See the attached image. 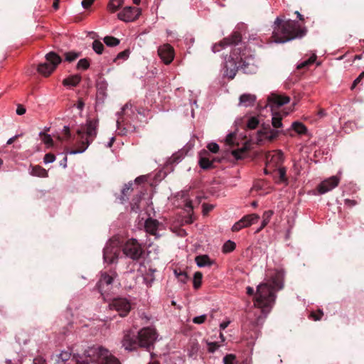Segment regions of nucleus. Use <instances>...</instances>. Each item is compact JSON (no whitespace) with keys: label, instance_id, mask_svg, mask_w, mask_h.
Wrapping results in <instances>:
<instances>
[{"label":"nucleus","instance_id":"nucleus-1","mask_svg":"<svg viewBox=\"0 0 364 364\" xmlns=\"http://www.w3.org/2000/svg\"><path fill=\"white\" fill-rule=\"evenodd\" d=\"M284 272L277 270L271 281L259 284L254 297L255 307L261 310L262 315L256 319L257 325L262 324L275 304L276 291L284 287Z\"/></svg>","mask_w":364,"mask_h":364},{"label":"nucleus","instance_id":"nucleus-2","mask_svg":"<svg viewBox=\"0 0 364 364\" xmlns=\"http://www.w3.org/2000/svg\"><path fill=\"white\" fill-rule=\"evenodd\" d=\"M68 364H121L109 349L100 345L87 347L84 352L73 357Z\"/></svg>","mask_w":364,"mask_h":364},{"label":"nucleus","instance_id":"nucleus-3","mask_svg":"<svg viewBox=\"0 0 364 364\" xmlns=\"http://www.w3.org/2000/svg\"><path fill=\"white\" fill-rule=\"evenodd\" d=\"M276 25L273 31L274 41L277 43H284L296 38L304 37L306 33V28L301 27L297 21L282 20L277 17L274 21Z\"/></svg>","mask_w":364,"mask_h":364},{"label":"nucleus","instance_id":"nucleus-4","mask_svg":"<svg viewBox=\"0 0 364 364\" xmlns=\"http://www.w3.org/2000/svg\"><path fill=\"white\" fill-rule=\"evenodd\" d=\"M236 49L232 52V54L229 56V58L225 62V75L230 79H233L239 68H240L244 73L247 74L255 73L257 70V65L255 64L254 58L249 57L240 58L237 56Z\"/></svg>","mask_w":364,"mask_h":364},{"label":"nucleus","instance_id":"nucleus-5","mask_svg":"<svg viewBox=\"0 0 364 364\" xmlns=\"http://www.w3.org/2000/svg\"><path fill=\"white\" fill-rule=\"evenodd\" d=\"M97 120H87L84 126L78 129L77 130L78 149L70 151V154L83 153L97 136Z\"/></svg>","mask_w":364,"mask_h":364},{"label":"nucleus","instance_id":"nucleus-6","mask_svg":"<svg viewBox=\"0 0 364 364\" xmlns=\"http://www.w3.org/2000/svg\"><path fill=\"white\" fill-rule=\"evenodd\" d=\"M46 62L41 63L38 67V71L44 76L50 75L57 65L60 63V57L54 52H50L46 55Z\"/></svg>","mask_w":364,"mask_h":364},{"label":"nucleus","instance_id":"nucleus-7","mask_svg":"<svg viewBox=\"0 0 364 364\" xmlns=\"http://www.w3.org/2000/svg\"><path fill=\"white\" fill-rule=\"evenodd\" d=\"M123 253L133 260L139 259L144 250L141 245L138 242L136 239L132 238L127 241L123 247Z\"/></svg>","mask_w":364,"mask_h":364},{"label":"nucleus","instance_id":"nucleus-8","mask_svg":"<svg viewBox=\"0 0 364 364\" xmlns=\"http://www.w3.org/2000/svg\"><path fill=\"white\" fill-rule=\"evenodd\" d=\"M157 338V333L154 328H144L138 333V343L141 347L149 348L153 345Z\"/></svg>","mask_w":364,"mask_h":364},{"label":"nucleus","instance_id":"nucleus-9","mask_svg":"<svg viewBox=\"0 0 364 364\" xmlns=\"http://www.w3.org/2000/svg\"><path fill=\"white\" fill-rule=\"evenodd\" d=\"M109 308L110 310L116 311L120 316L124 317L130 311L132 306L127 298L118 297L109 302Z\"/></svg>","mask_w":364,"mask_h":364},{"label":"nucleus","instance_id":"nucleus-10","mask_svg":"<svg viewBox=\"0 0 364 364\" xmlns=\"http://www.w3.org/2000/svg\"><path fill=\"white\" fill-rule=\"evenodd\" d=\"M242 40L241 35L238 32L233 33L230 36L224 38L218 43H215L212 47L213 53H218L224 49L226 46L237 45Z\"/></svg>","mask_w":364,"mask_h":364},{"label":"nucleus","instance_id":"nucleus-11","mask_svg":"<svg viewBox=\"0 0 364 364\" xmlns=\"http://www.w3.org/2000/svg\"><path fill=\"white\" fill-rule=\"evenodd\" d=\"M116 277L117 274L114 272L101 273L100 279L97 282V288L102 295L111 289L112 284Z\"/></svg>","mask_w":364,"mask_h":364},{"label":"nucleus","instance_id":"nucleus-12","mask_svg":"<svg viewBox=\"0 0 364 364\" xmlns=\"http://www.w3.org/2000/svg\"><path fill=\"white\" fill-rule=\"evenodd\" d=\"M141 14L139 9L132 6L124 7L118 13L117 17L119 20L124 22H132L139 18Z\"/></svg>","mask_w":364,"mask_h":364},{"label":"nucleus","instance_id":"nucleus-13","mask_svg":"<svg viewBox=\"0 0 364 364\" xmlns=\"http://www.w3.org/2000/svg\"><path fill=\"white\" fill-rule=\"evenodd\" d=\"M339 182L340 178L336 176H331L321 181L317 186V191L319 194H325L337 187Z\"/></svg>","mask_w":364,"mask_h":364},{"label":"nucleus","instance_id":"nucleus-14","mask_svg":"<svg viewBox=\"0 0 364 364\" xmlns=\"http://www.w3.org/2000/svg\"><path fill=\"white\" fill-rule=\"evenodd\" d=\"M259 218V216L255 213L245 215L232 225V230L237 232L244 228L249 227L251 225L256 223Z\"/></svg>","mask_w":364,"mask_h":364},{"label":"nucleus","instance_id":"nucleus-15","mask_svg":"<svg viewBox=\"0 0 364 364\" xmlns=\"http://www.w3.org/2000/svg\"><path fill=\"white\" fill-rule=\"evenodd\" d=\"M267 102L268 105L271 107L272 110H273V109L288 104L290 102V98L284 95L272 93L268 96Z\"/></svg>","mask_w":364,"mask_h":364},{"label":"nucleus","instance_id":"nucleus-16","mask_svg":"<svg viewBox=\"0 0 364 364\" xmlns=\"http://www.w3.org/2000/svg\"><path fill=\"white\" fill-rule=\"evenodd\" d=\"M119 250L117 247V244L114 242L107 245L104 249V259L109 264L114 263L118 258L119 254Z\"/></svg>","mask_w":364,"mask_h":364},{"label":"nucleus","instance_id":"nucleus-17","mask_svg":"<svg viewBox=\"0 0 364 364\" xmlns=\"http://www.w3.org/2000/svg\"><path fill=\"white\" fill-rule=\"evenodd\" d=\"M158 55L165 64L168 65L173 60L174 50L171 45L164 44L159 47Z\"/></svg>","mask_w":364,"mask_h":364},{"label":"nucleus","instance_id":"nucleus-18","mask_svg":"<svg viewBox=\"0 0 364 364\" xmlns=\"http://www.w3.org/2000/svg\"><path fill=\"white\" fill-rule=\"evenodd\" d=\"M218 338H220V341H213V337H210L208 339L204 340V342L208 346L207 351L208 353H213L220 347L224 346L225 338L221 331L218 333Z\"/></svg>","mask_w":364,"mask_h":364},{"label":"nucleus","instance_id":"nucleus-19","mask_svg":"<svg viewBox=\"0 0 364 364\" xmlns=\"http://www.w3.org/2000/svg\"><path fill=\"white\" fill-rule=\"evenodd\" d=\"M281 132L279 130L270 128H264L257 132V140L262 141L263 140L272 141L276 139Z\"/></svg>","mask_w":364,"mask_h":364},{"label":"nucleus","instance_id":"nucleus-20","mask_svg":"<svg viewBox=\"0 0 364 364\" xmlns=\"http://www.w3.org/2000/svg\"><path fill=\"white\" fill-rule=\"evenodd\" d=\"M122 346L127 350H133L137 346H139L138 340L132 336L130 333H126L122 341Z\"/></svg>","mask_w":364,"mask_h":364},{"label":"nucleus","instance_id":"nucleus-21","mask_svg":"<svg viewBox=\"0 0 364 364\" xmlns=\"http://www.w3.org/2000/svg\"><path fill=\"white\" fill-rule=\"evenodd\" d=\"M267 165L277 167L283 161V154L281 151H274L267 156Z\"/></svg>","mask_w":364,"mask_h":364},{"label":"nucleus","instance_id":"nucleus-22","mask_svg":"<svg viewBox=\"0 0 364 364\" xmlns=\"http://www.w3.org/2000/svg\"><path fill=\"white\" fill-rule=\"evenodd\" d=\"M181 199L183 203V210L188 213L191 214L193 210V205L191 199L190 198L189 191H183L181 192Z\"/></svg>","mask_w":364,"mask_h":364},{"label":"nucleus","instance_id":"nucleus-23","mask_svg":"<svg viewBox=\"0 0 364 364\" xmlns=\"http://www.w3.org/2000/svg\"><path fill=\"white\" fill-rule=\"evenodd\" d=\"M156 272L155 269L149 268L145 270L144 273H142V278L144 284L146 286V287H150L152 286L153 283L155 281V275Z\"/></svg>","mask_w":364,"mask_h":364},{"label":"nucleus","instance_id":"nucleus-24","mask_svg":"<svg viewBox=\"0 0 364 364\" xmlns=\"http://www.w3.org/2000/svg\"><path fill=\"white\" fill-rule=\"evenodd\" d=\"M159 223L152 218H148L145 222V230L151 235H156Z\"/></svg>","mask_w":364,"mask_h":364},{"label":"nucleus","instance_id":"nucleus-25","mask_svg":"<svg viewBox=\"0 0 364 364\" xmlns=\"http://www.w3.org/2000/svg\"><path fill=\"white\" fill-rule=\"evenodd\" d=\"M29 173L33 176L41 178H47L48 176L47 170L38 165L31 166L29 168Z\"/></svg>","mask_w":364,"mask_h":364},{"label":"nucleus","instance_id":"nucleus-26","mask_svg":"<svg viewBox=\"0 0 364 364\" xmlns=\"http://www.w3.org/2000/svg\"><path fill=\"white\" fill-rule=\"evenodd\" d=\"M208 155L206 151L200 153L199 165L203 169H208L213 166V161L207 156Z\"/></svg>","mask_w":364,"mask_h":364},{"label":"nucleus","instance_id":"nucleus-27","mask_svg":"<svg viewBox=\"0 0 364 364\" xmlns=\"http://www.w3.org/2000/svg\"><path fill=\"white\" fill-rule=\"evenodd\" d=\"M255 100V95L251 94H243L240 97V104L245 107L252 106Z\"/></svg>","mask_w":364,"mask_h":364},{"label":"nucleus","instance_id":"nucleus-28","mask_svg":"<svg viewBox=\"0 0 364 364\" xmlns=\"http://www.w3.org/2000/svg\"><path fill=\"white\" fill-rule=\"evenodd\" d=\"M81 81V76L80 75H70L63 80V85L65 87H75Z\"/></svg>","mask_w":364,"mask_h":364},{"label":"nucleus","instance_id":"nucleus-29","mask_svg":"<svg viewBox=\"0 0 364 364\" xmlns=\"http://www.w3.org/2000/svg\"><path fill=\"white\" fill-rule=\"evenodd\" d=\"M196 264L199 267H204L206 266H210L212 264V262L208 255H199L197 256L195 259Z\"/></svg>","mask_w":364,"mask_h":364},{"label":"nucleus","instance_id":"nucleus-30","mask_svg":"<svg viewBox=\"0 0 364 364\" xmlns=\"http://www.w3.org/2000/svg\"><path fill=\"white\" fill-rule=\"evenodd\" d=\"M124 3V0H110L107 5V10L111 13L116 12Z\"/></svg>","mask_w":364,"mask_h":364},{"label":"nucleus","instance_id":"nucleus-31","mask_svg":"<svg viewBox=\"0 0 364 364\" xmlns=\"http://www.w3.org/2000/svg\"><path fill=\"white\" fill-rule=\"evenodd\" d=\"M272 124L274 128H281L282 127L283 124L282 122V117L281 114L278 112H272Z\"/></svg>","mask_w":364,"mask_h":364},{"label":"nucleus","instance_id":"nucleus-32","mask_svg":"<svg viewBox=\"0 0 364 364\" xmlns=\"http://www.w3.org/2000/svg\"><path fill=\"white\" fill-rule=\"evenodd\" d=\"M291 128L299 134H304L307 132L306 127L301 122H293L291 124Z\"/></svg>","mask_w":364,"mask_h":364},{"label":"nucleus","instance_id":"nucleus-33","mask_svg":"<svg viewBox=\"0 0 364 364\" xmlns=\"http://www.w3.org/2000/svg\"><path fill=\"white\" fill-rule=\"evenodd\" d=\"M316 55L315 53H313L308 60H304L303 62L299 63L296 66L297 69H302L309 65H312L316 60Z\"/></svg>","mask_w":364,"mask_h":364},{"label":"nucleus","instance_id":"nucleus-34","mask_svg":"<svg viewBox=\"0 0 364 364\" xmlns=\"http://www.w3.org/2000/svg\"><path fill=\"white\" fill-rule=\"evenodd\" d=\"M104 43L109 47H114L119 44L120 41L114 36H105L104 38Z\"/></svg>","mask_w":364,"mask_h":364},{"label":"nucleus","instance_id":"nucleus-35","mask_svg":"<svg viewBox=\"0 0 364 364\" xmlns=\"http://www.w3.org/2000/svg\"><path fill=\"white\" fill-rule=\"evenodd\" d=\"M203 274L200 272H195L193 279V288L197 289L201 286Z\"/></svg>","mask_w":364,"mask_h":364},{"label":"nucleus","instance_id":"nucleus-36","mask_svg":"<svg viewBox=\"0 0 364 364\" xmlns=\"http://www.w3.org/2000/svg\"><path fill=\"white\" fill-rule=\"evenodd\" d=\"M274 212L272 210H267L262 215V228H264L270 221Z\"/></svg>","mask_w":364,"mask_h":364},{"label":"nucleus","instance_id":"nucleus-37","mask_svg":"<svg viewBox=\"0 0 364 364\" xmlns=\"http://www.w3.org/2000/svg\"><path fill=\"white\" fill-rule=\"evenodd\" d=\"M236 245L231 240H228L223 246V252L224 253H228L233 251L235 249Z\"/></svg>","mask_w":364,"mask_h":364},{"label":"nucleus","instance_id":"nucleus-38","mask_svg":"<svg viewBox=\"0 0 364 364\" xmlns=\"http://www.w3.org/2000/svg\"><path fill=\"white\" fill-rule=\"evenodd\" d=\"M71 352L70 350H63L58 355V362L60 360L62 362L68 361L70 360Z\"/></svg>","mask_w":364,"mask_h":364},{"label":"nucleus","instance_id":"nucleus-39","mask_svg":"<svg viewBox=\"0 0 364 364\" xmlns=\"http://www.w3.org/2000/svg\"><path fill=\"white\" fill-rule=\"evenodd\" d=\"M92 49L96 53L102 54L104 50V46L101 41L95 40L92 43Z\"/></svg>","mask_w":364,"mask_h":364},{"label":"nucleus","instance_id":"nucleus-40","mask_svg":"<svg viewBox=\"0 0 364 364\" xmlns=\"http://www.w3.org/2000/svg\"><path fill=\"white\" fill-rule=\"evenodd\" d=\"M132 183L130 182L128 184H125L122 191V200H125L127 199V196L129 194L130 192L132 191Z\"/></svg>","mask_w":364,"mask_h":364},{"label":"nucleus","instance_id":"nucleus-41","mask_svg":"<svg viewBox=\"0 0 364 364\" xmlns=\"http://www.w3.org/2000/svg\"><path fill=\"white\" fill-rule=\"evenodd\" d=\"M40 135L42 136V141L48 147L53 145V139L50 134L40 132Z\"/></svg>","mask_w":364,"mask_h":364},{"label":"nucleus","instance_id":"nucleus-42","mask_svg":"<svg viewBox=\"0 0 364 364\" xmlns=\"http://www.w3.org/2000/svg\"><path fill=\"white\" fill-rule=\"evenodd\" d=\"M89 66L90 63L86 58L80 59L77 64V68L78 70H87Z\"/></svg>","mask_w":364,"mask_h":364},{"label":"nucleus","instance_id":"nucleus-43","mask_svg":"<svg viewBox=\"0 0 364 364\" xmlns=\"http://www.w3.org/2000/svg\"><path fill=\"white\" fill-rule=\"evenodd\" d=\"M80 53L76 52H68L65 53V60L68 62H73L79 56Z\"/></svg>","mask_w":364,"mask_h":364},{"label":"nucleus","instance_id":"nucleus-44","mask_svg":"<svg viewBox=\"0 0 364 364\" xmlns=\"http://www.w3.org/2000/svg\"><path fill=\"white\" fill-rule=\"evenodd\" d=\"M174 273L179 282H181L183 284L186 283L188 280V275L186 272H180L179 273H178L176 271H174Z\"/></svg>","mask_w":364,"mask_h":364},{"label":"nucleus","instance_id":"nucleus-45","mask_svg":"<svg viewBox=\"0 0 364 364\" xmlns=\"http://www.w3.org/2000/svg\"><path fill=\"white\" fill-rule=\"evenodd\" d=\"M258 124L259 120L257 119V118L255 117H252L248 119L247 126L248 128L253 129L257 127Z\"/></svg>","mask_w":364,"mask_h":364},{"label":"nucleus","instance_id":"nucleus-46","mask_svg":"<svg viewBox=\"0 0 364 364\" xmlns=\"http://www.w3.org/2000/svg\"><path fill=\"white\" fill-rule=\"evenodd\" d=\"M236 357L234 354H228L223 358L224 364H233Z\"/></svg>","mask_w":364,"mask_h":364},{"label":"nucleus","instance_id":"nucleus-47","mask_svg":"<svg viewBox=\"0 0 364 364\" xmlns=\"http://www.w3.org/2000/svg\"><path fill=\"white\" fill-rule=\"evenodd\" d=\"M55 155L53 154H50V153L46 154L43 158V162L46 164L53 163L55 161Z\"/></svg>","mask_w":364,"mask_h":364},{"label":"nucleus","instance_id":"nucleus-48","mask_svg":"<svg viewBox=\"0 0 364 364\" xmlns=\"http://www.w3.org/2000/svg\"><path fill=\"white\" fill-rule=\"evenodd\" d=\"M323 313L322 311L318 310L317 312H311L310 314V318H311L314 321H319L321 319Z\"/></svg>","mask_w":364,"mask_h":364},{"label":"nucleus","instance_id":"nucleus-49","mask_svg":"<svg viewBox=\"0 0 364 364\" xmlns=\"http://www.w3.org/2000/svg\"><path fill=\"white\" fill-rule=\"evenodd\" d=\"M207 148L210 152L214 154L218 153L219 151V146L217 143L215 142L209 143L207 146Z\"/></svg>","mask_w":364,"mask_h":364},{"label":"nucleus","instance_id":"nucleus-50","mask_svg":"<svg viewBox=\"0 0 364 364\" xmlns=\"http://www.w3.org/2000/svg\"><path fill=\"white\" fill-rule=\"evenodd\" d=\"M206 320V314H202L193 318V322L196 324H202Z\"/></svg>","mask_w":364,"mask_h":364},{"label":"nucleus","instance_id":"nucleus-51","mask_svg":"<svg viewBox=\"0 0 364 364\" xmlns=\"http://www.w3.org/2000/svg\"><path fill=\"white\" fill-rule=\"evenodd\" d=\"M129 55V51L128 50H125L124 51L120 52L117 55L116 58L114 59V61H116L118 59H122V60H127Z\"/></svg>","mask_w":364,"mask_h":364},{"label":"nucleus","instance_id":"nucleus-52","mask_svg":"<svg viewBox=\"0 0 364 364\" xmlns=\"http://www.w3.org/2000/svg\"><path fill=\"white\" fill-rule=\"evenodd\" d=\"M33 364H47L46 359L41 355H38L36 358H34L33 360Z\"/></svg>","mask_w":364,"mask_h":364},{"label":"nucleus","instance_id":"nucleus-53","mask_svg":"<svg viewBox=\"0 0 364 364\" xmlns=\"http://www.w3.org/2000/svg\"><path fill=\"white\" fill-rule=\"evenodd\" d=\"M235 138V134L230 133L229 134L225 139V142L228 145H232L234 143V139Z\"/></svg>","mask_w":364,"mask_h":364},{"label":"nucleus","instance_id":"nucleus-54","mask_svg":"<svg viewBox=\"0 0 364 364\" xmlns=\"http://www.w3.org/2000/svg\"><path fill=\"white\" fill-rule=\"evenodd\" d=\"M278 173L279 175V178L281 181H285L286 180V169L283 167H279L278 168Z\"/></svg>","mask_w":364,"mask_h":364},{"label":"nucleus","instance_id":"nucleus-55","mask_svg":"<svg viewBox=\"0 0 364 364\" xmlns=\"http://www.w3.org/2000/svg\"><path fill=\"white\" fill-rule=\"evenodd\" d=\"M132 105L131 103H127L124 105V107L122 108L121 113L123 114H127V110L130 109L132 112H134L132 110Z\"/></svg>","mask_w":364,"mask_h":364},{"label":"nucleus","instance_id":"nucleus-56","mask_svg":"<svg viewBox=\"0 0 364 364\" xmlns=\"http://www.w3.org/2000/svg\"><path fill=\"white\" fill-rule=\"evenodd\" d=\"M213 208V205L209 204H203V214L206 215L210 211H211Z\"/></svg>","mask_w":364,"mask_h":364},{"label":"nucleus","instance_id":"nucleus-57","mask_svg":"<svg viewBox=\"0 0 364 364\" xmlns=\"http://www.w3.org/2000/svg\"><path fill=\"white\" fill-rule=\"evenodd\" d=\"M95 0H82L81 5L84 9H88Z\"/></svg>","mask_w":364,"mask_h":364},{"label":"nucleus","instance_id":"nucleus-58","mask_svg":"<svg viewBox=\"0 0 364 364\" xmlns=\"http://www.w3.org/2000/svg\"><path fill=\"white\" fill-rule=\"evenodd\" d=\"M16 112L18 115H23L26 113V108L23 105H18Z\"/></svg>","mask_w":364,"mask_h":364},{"label":"nucleus","instance_id":"nucleus-59","mask_svg":"<svg viewBox=\"0 0 364 364\" xmlns=\"http://www.w3.org/2000/svg\"><path fill=\"white\" fill-rule=\"evenodd\" d=\"M344 203L345 205H348V207H353L357 204L355 200L350 199H346Z\"/></svg>","mask_w":364,"mask_h":364},{"label":"nucleus","instance_id":"nucleus-60","mask_svg":"<svg viewBox=\"0 0 364 364\" xmlns=\"http://www.w3.org/2000/svg\"><path fill=\"white\" fill-rule=\"evenodd\" d=\"M243 151H244L243 149L233 150L232 151V154L236 159H240V154L242 153Z\"/></svg>","mask_w":364,"mask_h":364},{"label":"nucleus","instance_id":"nucleus-61","mask_svg":"<svg viewBox=\"0 0 364 364\" xmlns=\"http://www.w3.org/2000/svg\"><path fill=\"white\" fill-rule=\"evenodd\" d=\"M230 321H223L220 324V328L221 331L223 330H225L228 326V325L230 324Z\"/></svg>","mask_w":364,"mask_h":364},{"label":"nucleus","instance_id":"nucleus-62","mask_svg":"<svg viewBox=\"0 0 364 364\" xmlns=\"http://www.w3.org/2000/svg\"><path fill=\"white\" fill-rule=\"evenodd\" d=\"M85 104L82 100H79L76 104V107L78 109L82 110L84 108Z\"/></svg>","mask_w":364,"mask_h":364},{"label":"nucleus","instance_id":"nucleus-63","mask_svg":"<svg viewBox=\"0 0 364 364\" xmlns=\"http://www.w3.org/2000/svg\"><path fill=\"white\" fill-rule=\"evenodd\" d=\"M247 294L250 296L255 295V291L254 289L251 287H247Z\"/></svg>","mask_w":364,"mask_h":364},{"label":"nucleus","instance_id":"nucleus-64","mask_svg":"<svg viewBox=\"0 0 364 364\" xmlns=\"http://www.w3.org/2000/svg\"><path fill=\"white\" fill-rule=\"evenodd\" d=\"M360 81H361L360 77H356V78L354 80V81H353V85H352V86H351V89H352V90H353V89H354V88H355V87L357 85V84H358Z\"/></svg>","mask_w":364,"mask_h":364}]
</instances>
